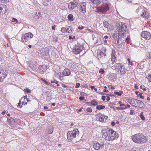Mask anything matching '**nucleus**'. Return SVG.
Wrapping results in <instances>:
<instances>
[{
  "label": "nucleus",
  "instance_id": "obj_1",
  "mask_svg": "<svg viewBox=\"0 0 151 151\" xmlns=\"http://www.w3.org/2000/svg\"><path fill=\"white\" fill-rule=\"evenodd\" d=\"M127 27V25L125 23L122 22L117 23L115 32L113 35V38L119 39L124 36Z\"/></svg>",
  "mask_w": 151,
  "mask_h": 151
},
{
  "label": "nucleus",
  "instance_id": "obj_2",
  "mask_svg": "<svg viewBox=\"0 0 151 151\" xmlns=\"http://www.w3.org/2000/svg\"><path fill=\"white\" fill-rule=\"evenodd\" d=\"M132 137L133 141L138 144H143L147 141V138L145 136L140 133L133 135Z\"/></svg>",
  "mask_w": 151,
  "mask_h": 151
},
{
  "label": "nucleus",
  "instance_id": "obj_3",
  "mask_svg": "<svg viewBox=\"0 0 151 151\" xmlns=\"http://www.w3.org/2000/svg\"><path fill=\"white\" fill-rule=\"evenodd\" d=\"M78 132V129H75L73 131H68L67 133V138L68 141L73 143H76V135Z\"/></svg>",
  "mask_w": 151,
  "mask_h": 151
},
{
  "label": "nucleus",
  "instance_id": "obj_4",
  "mask_svg": "<svg viewBox=\"0 0 151 151\" xmlns=\"http://www.w3.org/2000/svg\"><path fill=\"white\" fill-rule=\"evenodd\" d=\"M112 131H111V129L107 128L106 131L104 132L103 135V137L106 140L108 141H112L114 139V137L111 134Z\"/></svg>",
  "mask_w": 151,
  "mask_h": 151
},
{
  "label": "nucleus",
  "instance_id": "obj_5",
  "mask_svg": "<svg viewBox=\"0 0 151 151\" xmlns=\"http://www.w3.org/2000/svg\"><path fill=\"white\" fill-rule=\"evenodd\" d=\"M96 116V119L97 121L102 122H105L108 117L107 116L105 115L104 114H102L101 113L97 114Z\"/></svg>",
  "mask_w": 151,
  "mask_h": 151
},
{
  "label": "nucleus",
  "instance_id": "obj_6",
  "mask_svg": "<svg viewBox=\"0 0 151 151\" xmlns=\"http://www.w3.org/2000/svg\"><path fill=\"white\" fill-rule=\"evenodd\" d=\"M109 9V4H107L99 7L97 8V10L98 12H101L103 14L105 13Z\"/></svg>",
  "mask_w": 151,
  "mask_h": 151
},
{
  "label": "nucleus",
  "instance_id": "obj_7",
  "mask_svg": "<svg viewBox=\"0 0 151 151\" xmlns=\"http://www.w3.org/2000/svg\"><path fill=\"white\" fill-rule=\"evenodd\" d=\"M83 46L77 43L75 45L74 49H73V52L75 54H79L83 50Z\"/></svg>",
  "mask_w": 151,
  "mask_h": 151
},
{
  "label": "nucleus",
  "instance_id": "obj_8",
  "mask_svg": "<svg viewBox=\"0 0 151 151\" xmlns=\"http://www.w3.org/2000/svg\"><path fill=\"white\" fill-rule=\"evenodd\" d=\"M33 36V35L31 33L29 32L25 34L22 37V40L23 42H26L32 38Z\"/></svg>",
  "mask_w": 151,
  "mask_h": 151
},
{
  "label": "nucleus",
  "instance_id": "obj_9",
  "mask_svg": "<svg viewBox=\"0 0 151 151\" xmlns=\"http://www.w3.org/2000/svg\"><path fill=\"white\" fill-rule=\"evenodd\" d=\"M141 36L142 40L143 39L149 40L151 36L150 33L147 31H143L141 33Z\"/></svg>",
  "mask_w": 151,
  "mask_h": 151
},
{
  "label": "nucleus",
  "instance_id": "obj_10",
  "mask_svg": "<svg viewBox=\"0 0 151 151\" xmlns=\"http://www.w3.org/2000/svg\"><path fill=\"white\" fill-rule=\"evenodd\" d=\"M86 4L85 2H82L80 4L79 7L80 12L83 13H85L86 12Z\"/></svg>",
  "mask_w": 151,
  "mask_h": 151
},
{
  "label": "nucleus",
  "instance_id": "obj_11",
  "mask_svg": "<svg viewBox=\"0 0 151 151\" xmlns=\"http://www.w3.org/2000/svg\"><path fill=\"white\" fill-rule=\"evenodd\" d=\"M104 145V144L103 142H101L100 143H99L97 142L96 143H94L93 147L95 150H98L100 148H103Z\"/></svg>",
  "mask_w": 151,
  "mask_h": 151
},
{
  "label": "nucleus",
  "instance_id": "obj_12",
  "mask_svg": "<svg viewBox=\"0 0 151 151\" xmlns=\"http://www.w3.org/2000/svg\"><path fill=\"white\" fill-rule=\"evenodd\" d=\"M7 76L6 70L3 69L0 70V82H2Z\"/></svg>",
  "mask_w": 151,
  "mask_h": 151
},
{
  "label": "nucleus",
  "instance_id": "obj_13",
  "mask_svg": "<svg viewBox=\"0 0 151 151\" xmlns=\"http://www.w3.org/2000/svg\"><path fill=\"white\" fill-rule=\"evenodd\" d=\"M145 18L148 19L150 17V15L148 12L144 9L143 10L140 16Z\"/></svg>",
  "mask_w": 151,
  "mask_h": 151
},
{
  "label": "nucleus",
  "instance_id": "obj_14",
  "mask_svg": "<svg viewBox=\"0 0 151 151\" xmlns=\"http://www.w3.org/2000/svg\"><path fill=\"white\" fill-rule=\"evenodd\" d=\"M7 8L6 5H1L0 7V16L4 14L7 11Z\"/></svg>",
  "mask_w": 151,
  "mask_h": 151
},
{
  "label": "nucleus",
  "instance_id": "obj_15",
  "mask_svg": "<svg viewBox=\"0 0 151 151\" xmlns=\"http://www.w3.org/2000/svg\"><path fill=\"white\" fill-rule=\"evenodd\" d=\"M40 54L42 56H47L49 54V50L47 48H43L40 51Z\"/></svg>",
  "mask_w": 151,
  "mask_h": 151
},
{
  "label": "nucleus",
  "instance_id": "obj_16",
  "mask_svg": "<svg viewBox=\"0 0 151 151\" xmlns=\"http://www.w3.org/2000/svg\"><path fill=\"white\" fill-rule=\"evenodd\" d=\"M42 17L41 13L39 12H35L33 15V18L36 19H41Z\"/></svg>",
  "mask_w": 151,
  "mask_h": 151
},
{
  "label": "nucleus",
  "instance_id": "obj_17",
  "mask_svg": "<svg viewBox=\"0 0 151 151\" xmlns=\"http://www.w3.org/2000/svg\"><path fill=\"white\" fill-rule=\"evenodd\" d=\"M77 5V3L70 2V4L68 5V8L70 9H73Z\"/></svg>",
  "mask_w": 151,
  "mask_h": 151
},
{
  "label": "nucleus",
  "instance_id": "obj_18",
  "mask_svg": "<svg viewBox=\"0 0 151 151\" xmlns=\"http://www.w3.org/2000/svg\"><path fill=\"white\" fill-rule=\"evenodd\" d=\"M94 4L99 5L101 4V1H105L107 0H90Z\"/></svg>",
  "mask_w": 151,
  "mask_h": 151
},
{
  "label": "nucleus",
  "instance_id": "obj_19",
  "mask_svg": "<svg viewBox=\"0 0 151 151\" xmlns=\"http://www.w3.org/2000/svg\"><path fill=\"white\" fill-rule=\"evenodd\" d=\"M143 9L141 6H139L136 10L135 12L138 15L140 16Z\"/></svg>",
  "mask_w": 151,
  "mask_h": 151
},
{
  "label": "nucleus",
  "instance_id": "obj_20",
  "mask_svg": "<svg viewBox=\"0 0 151 151\" xmlns=\"http://www.w3.org/2000/svg\"><path fill=\"white\" fill-rule=\"evenodd\" d=\"M8 122L10 123L12 127H14L15 125V121L14 119L13 118H10L9 119H8Z\"/></svg>",
  "mask_w": 151,
  "mask_h": 151
},
{
  "label": "nucleus",
  "instance_id": "obj_21",
  "mask_svg": "<svg viewBox=\"0 0 151 151\" xmlns=\"http://www.w3.org/2000/svg\"><path fill=\"white\" fill-rule=\"evenodd\" d=\"M70 71L67 69H64L63 72V74L64 76H68L70 75Z\"/></svg>",
  "mask_w": 151,
  "mask_h": 151
},
{
  "label": "nucleus",
  "instance_id": "obj_22",
  "mask_svg": "<svg viewBox=\"0 0 151 151\" xmlns=\"http://www.w3.org/2000/svg\"><path fill=\"white\" fill-rule=\"evenodd\" d=\"M111 131H112L111 134L113 136V137H115L114 139L118 138L119 136L117 132L114 131L112 129H111Z\"/></svg>",
  "mask_w": 151,
  "mask_h": 151
},
{
  "label": "nucleus",
  "instance_id": "obj_23",
  "mask_svg": "<svg viewBox=\"0 0 151 151\" xmlns=\"http://www.w3.org/2000/svg\"><path fill=\"white\" fill-rule=\"evenodd\" d=\"M135 100H136V102L137 103V104H138V107L141 108L143 107L144 105V104L142 101L137 99H136Z\"/></svg>",
  "mask_w": 151,
  "mask_h": 151
},
{
  "label": "nucleus",
  "instance_id": "obj_24",
  "mask_svg": "<svg viewBox=\"0 0 151 151\" xmlns=\"http://www.w3.org/2000/svg\"><path fill=\"white\" fill-rule=\"evenodd\" d=\"M42 3L45 6H48L51 4V0H42Z\"/></svg>",
  "mask_w": 151,
  "mask_h": 151
},
{
  "label": "nucleus",
  "instance_id": "obj_25",
  "mask_svg": "<svg viewBox=\"0 0 151 151\" xmlns=\"http://www.w3.org/2000/svg\"><path fill=\"white\" fill-rule=\"evenodd\" d=\"M114 67L115 69L120 70L123 67V65L121 63H116L115 64Z\"/></svg>",
  "mask_w": 151,
  "mask_h": 151
},
{
  "label": "nucleus",
  "instance_id": "obj_26",
  "mask_svg": "<svg viewBox=\"0 0 151 151\" xmlns=\"http://www.w3.org/2000/svg\"><path fill=\"white\" fill-rule=\"evenodd\" d=\"M105 107V106H104L99 105L97 106L96 109L98 110H101L104 109Z\"/></svg>",
  "mask_w": 151,
  "mask_h": 151
},
{
  "label": "nucleus",
  "instance_id": "obj_27",
  "mask_svg": "<svg viewBox=\"0 0 151 151\" xmlns=\"http://www.w3.org/2000/svg\"><path fill=\"white\" fill-rule=\"evenodd\" d=\"M68 18L70 21H73V16L72 14H69L68 16Z\"/></svg>",
  "mask_w": 151,
  "mask_h": 151
},
{
  "label": "nucleus",
  "instance_id": "obj_28",
  "mask_svg": "<svg viewBox=\"0 0 151 151\" xmlns=\"http://www.w3.org/2000/svg\"><path fill=\"white\" fill-rule=\"evenodd\" d=\"M120 73L122 75H124L126 73V70L122 67L120 69Z\"/></svg>",
  "mask_w": 151,
  "mask_h": 151
},
{
  "label": "nucleus",
  "instance_id": "obj_29",
  "mask_svg": "<svg viewBox=\"0 0 151 151\" xmlns=\"http://www.w3.org/2000/svg\"><path fill=\"white\" fill-rule=\"evenodd\" d=\"M103 24L104 27L106 28H108L109 24L108 22L106 21H104L103 22Z\"/></svg>",
  "mask_w": 151,
  "mask_h": 151
},
{
  "label": "nucleus",
  "instance_id": "obj_30",
  "mask_svg": "<svg viewBox=\"0 0 151 151\" xmlns=\"http://www.w3.org/2000/svg\"><path fill=\"white\" fill-rule=\"evenodd\" d=\"M123 93L122 91H120L119 92L115 91L114 93L115 94L119 96H121Z\"/></svg>",
  "mask_w": 151,
  "mask_h": 151
},
{
  "label": "nucleus",
  "instance_id": "obj_31",
  "mask_svg": "<svg viewBox=\"0 0 151 151\" xmlns=\"http://www.w3.org/2000/svg\"><path fill=\"white\" fill-rule=\"evenodd\" d=\"M111 61L112 63H114L115 60V58H116L115 56L114 55L111 54Z\"/></svg>",
  "mask_w": 151,
  "mask_h": 151
},
{
  "label": "nucleus",
  "instance_id": "obj_32",
  "mask_svg": "<svg viewBox=\"0 0 151 151\" xmlns=\"http://www.w3.org/2000/svg\"><path fill=\"white\" fill-rule=\"evenodd\" d=\"M66 31H67V32H68L69 33H71L73 32V30L70 27L66 28Z\"/></svg>",
  "mask_w": 151,
  "mask_h": 151
},
{
  "label": "nucleus",
  "instance_id": "obj_33",
  "mask_svg": "<svg viewBox=\"0 0 151 151\" xmlns=\"http://www.w3.org/2000/svg\"><path fill=\"white\" fill-rule=\"evenodd\" d=\"M92 102H93L92 103V105L95 106L98 104V102L96 101L95 100H92Z\"/></svg>",
  "mask_w": 151,
  "mask_h": 151
},
{
  "label": "nucleus",
  "instance_id": "obj_34",
  "mask_svg": "<svg viewBox=\"0 0 151 151\" xmlns=\"http://www.w3.org/2000/svg\"><path fill=\"white\" fill-rule=\"evenodd\" d=\"M139 116H140V117H141V119L142 120H145V117L143 115V112H141V113H140V115H139Z\"/></svg>",
  "mask_w": 151,
  "mask_h": 151
},
{
  "label": "nucleus",
  "instance_id": "obj_35",
  "mask_svg": "<svg viewBox=\"0 0 151 151\" xmlns=\"http://www.w3.org/2000/svg\"><path fill=\"white\" fill-rule=\"evenodd\" d=\"M24 91L25 92L27 93H30L31 91L29 88H25L24 89Z\"/></svg>",
  "mask_w": 151,
  "mask_h": 151
},
{
  "label": "nucleus",
  "instance_id": "obj_36",
  "mask_svg": "<svg viewBox=\"0 0 151 151\" xmlns=\"http://www.w3.org/2000/svg\"><path fill=\"white\" fill-rule=\"evenodd\" d=\"M12 21L13 22H16L17 23L20 24V22H18L17 20L15 18H13L12 19Z\"/></svg>",
  "mask_w": 151,
  "mask_h": 151
},
{
  "label": "nucleus",
  "instance_id": "obj_37",
  "mask_svg": "<svg viewBox=\"0 0 151 151\" xmlns=\"http://www.w3.org/2000/svg\"><path fill=\"white\" fill-rule=\"evenodd\" d=\"M136 99H132V103H131V104H132L133 106H134L135 107H137V106H136L133 105V104H135V102L136 101V100H136Z\"/></svg>",
  "mask_w": 151,
  "mask_h": 151
},
{
  "label": "nucleus",
  "instance_id": "obj_38",
  "mask_svg": "<svg viewBox=\"0 0 151 151\" xmlns=\"http://www.w3.org/2000/svg\"><path fill=\"white\" fill-rule=\"evenodd\" d=\"M80 94L81 96H86L87 95V94L86 93L83 92H81L80 93Z\"/></svg>",
  "mask_w": 151,
  "mask_h": 151
},
{
  "label": "nucleus",
  "instance_id": "obj_39",
  "mask_svg": "<svg viewBox=\"0 0 151 151\" xmlns=\"http://www.w3.org/2000/svg\"><path fill=\"white\" fill-rule=\"evenodd\" d=\"M66 29L65 28L62 27L61 29V31L63 32H67Z\"/></svg>",
  "mask_w": 151,
  "mask_h": 151
},
{
  "label": "nucleus",
  "instance_id": "obj_40",
  "mask_svg": "<svg viewBox=\"0 0 151 151\" xmlns=\"http://www.w3.org/2000/svg\"><path fill=\"white\" fill-rule=\"evenodd\" d=\"M9 0H0V1L2 3H6L9 2Z\"/></svg>",
  "mask_w": 151,
  "mask_h": 151
},
{
  "label": "nucleus",
  "instance_id": "obj_41",
  "mask_svg": "<svg viewBox=\"0 0 151 151\" xmlns=\"http://www.w3.org/2000/svg\"><path fill=\"white\" fill-rule=\"evenodd\" d=\"M113 105H114V104H112L111 103H109V106H110V108H113L114 109V110H115V108L113 106Z\"/></svg>",
  "mask_w": 151,
  "mask_h": 151
},
{
  "label": "nucleus",
  "instance_id": "obj_42",
  "mask_svg": "<svg viewBox=\"0 0 151 151\" xmlns=\"http://www.w3.org/2000/svg\"><path fill=\"white\" fill-rule=\"evenodd\" d=\"M86 111L88 112H91L92 111V109L91 108H88L86 109Z\"/></svg>",
  "mask_w": 151,
  "mask_h": 151
},
{
  "label": "nucleus",
  "instance_id": "obj_43",
  "mask_svg": "<svg viewBox=\"0 0 151 151\" xmlns=\"http://www.w3.org/2000/svg\"><path fill=\"white\" fill-rule=\"evenodd\" d=\"M119 106L121 107H122V106H124V109L127 108L126 106L124 104H120Z\"/></svg>",
  "mask_w": 151,
  "mask_h": 151
},
{
  "label": "nucleus",
  "instance_id": "obj_44",
  "mask_svg": "<svg viewBox=\"0 0 151 151\" xmlns=\"http://www.w3.org/2000/svg\"><path fill=\"white\" fill-rule=\"evenodd\" d=\"M116 109L117 110H121L122 109H124V107H116L115 108V109Z\"/></svg>",
  "mask_w": 151,
  "mask_h": 151
},
{
  "label": "nucleus",
  "instance_id": "obj_45",
  "mask_svg": "<svg viewBox=\"0 0 151 151\" xmlns=\"http://www.w3.org/2000/svg\"><path fill=\"white\" fill-rule=\"evenodd\" d=\"M129 151H138L136 147H134L132 149L130 150Z\"/></svg>",
  "mask_w": 151,
  "mask_h": 151
},
{
  "label": "nucleus",
  "instance_id": "obj_46",
  "mask_svg": "<svg viewBox=\"0 0 151 151\" xmlns=\"http://www.w3.org/2000/svg\"><path fill=\"white\" fill-rule=\"evenodd\" d=\"M104 72V70L102 69H100L99 71V73L101 74H103Z\"/></svg>",
  "mask_w": 151,
  "mask_h": 151
},
{
  "label": "nucleus",
  "instance_id": "obj_47",
  "mask_svg": "<svg viewBox=\"0 0 151 151\" xmlns=\"http://www.w3.org/2000/svg\"><path fill=\"white\" fill-rule=\"evenodd\" d=\"M41 80H42V81H43V83L46 84L47 85L48 84V83L46 80L42 78H41Z\"/></svg>",
  "mask_w": 151,
  "mask_h": 151
},
{
  "label": "nucleus",
  "instance_id": "obj_48",
  "mask_svg": "<svg viewBox=\"0 0 151 151\" xmlns=\"http://www.w3.org/2000/svg\"><path fill=\"white\" fill-rule=\"evenodd\" d=\"M142 93H140L139 94V96L141 99H144V97L142 95Z\"/></svg>",
  "mask_w": 151,
  "mask_h": 151
},
{
  "label": "nucleus",
  "instance_id": "obj_49",
  "mask_svg": "<svg viewBox=\"0 0 151 151\" xmlns=\"http://www.w3.org/2000/svg\"><path fill=\"white\" fill-rule=\"evenodd\" d=\"M93 102H92V101H91V102H86V104L88 106H91L92 105V103Z\"/></svg>",
  "mask_w": 151,
  "mask_h": 151
},
{
  "label": "nucleus",
  "instance_id": "obj_50",
  "mask_svg": "<svg viewBox=\"0 0 151 151\" xmlns=\"http://www.w3.org/2000/svg\"><path fill=\"white\" fill-rule=\"evenodd\" d=\"M130 59H129V58H128L127 59V60H128V62L129 63V64H130V65H132V62H131H131L130 61Z\"/></svg>",
  "mask_w": 151,
  "mask_h": 151
},
{
  "label": "nucleus",
  "instance_id": "obj_51",
  "mask_svg": "<svg viewBox=\"0 0 151 151\" xmlns=\"http://www.w3.org/2000/svg\"><path fill=\"white\" fill-rule=\"evenodd\" d=\"M82 86L83 87H85L87 88H88V85L86 84H83L82 85Z\"/></svg>",
  "mask_w": 151,
  "mask_h": 151
},
{
  "label": "nucleus",
  "instance_id": "obj_52",
  "mask_svg": "<svg viewBox=\"0 0 151 151\" xmlns=\"http://www.w3.org/2000/svg\"><path fill=\"white\" fill-rule=\"evenodd\" d=\"M80 84L79 83H77L76 84L75 87L76 88H78L80 86Z\"/></svg>",
  "mask_w": 151,
  "mask_h": 151
},
{
  "label": "nucleus",
  "instance_id": "obj_53",
  "mask_svg": "<svg viewBox=\"0 0 151 151\" xmlns=\"http://www.w3.org/2000/svg\"><path fill=\"white\" fill-rule=\"evenodd\" d=\"M101 99L103 101H105L106 99V96H102Z\"/></svg>",
  "mask_w": 151,
  "mask_h": 151
},
{
  "label": "nucleus",
  "instance_id": "obj_54",
  "mask_svg": "<svg viewBox=\"0 0 151 151\" xmlns=\"http://www.w3.org/2000/svg\"><path fill=\"white\" fill-rule=\"evenodd\" d=\"M132 99H128V101L130 104H131V103L132 102Z\"/></svg>",
  "mask_w": 151,
  "mask_h": 151
},
{
  "label": "nucleus",
  "instance_id": "obj_55",
  "mask_svg": "<svg viewBox=\"0 0 151 151\" xmlns=\"http://www.w3.org/2000/svg\"><path fill=\"white\" fill-rule=\"evenodd\" d=\"M134 111H135L134 110H131L130 114L131 115H132L133 114V113H134Z\"/></svg>",
  "mask_w": 151,
  "mask_h": 151
},
{
  "label": "nucleus",
  "instance_id": "obj_56",
  "mask_svg": "<svg viewBox=\"0 0 151 151\" xmlns=\"http://www.w3.org/2000/svg\"><path fill=\"white\" fill-rule=\"evenodd\" d=\"M140 88H141V89H142L143 91H144L145 90H146V89L145 88H142V86H141L140 87Z\"/></svg>",
  "mask_w": 151,
  "mask_h": 151
},
{
  "label": "nucleus",
  "instance_id": "obj_57",
  "mask_svg": "<svg viewBox=\"0 0 151 151\" xmlns=\"http://www.w3.org/2000/svg\"><path fill=\"white\" fill-rule=\"evenodd\" d=\"M79 99L80 101H82V100H84V97H83L82 96H80L79 97Z\"/></svg>",
  "mask_w": 151,
  "mask_h": 151
},
{
  "label": "nucleus",
  "instance_id": "obj_58",
  "mask_svg": "<svg viewBox=\"0 0 151 151\" xmlns=\"http://www.w3.org/2000/svg\"><path fill=\"white\" fill-rule=\"evenodd\" d=\"M84 28V27L83 26L79 27V26L78 27V29L81 30V29H83Z\"/></svg>",
  "mask_w": 151,
  "mask_h": 151
},
{
  "label": "nucleus",
  "instance_id": "obj_59",
  "mask_svg": "<svg viewBox=\"0 0 151 151\" xmlns=\"http://www.w3.org/2000/svg\"><path fill=\"white\" fill-rule=\"evenodd\" d=\"M147 56L149 58H151V55L149 53H148L147 54Z\"/></svg>",
  "mask_w": 151,
  "mask_h": 151
},
{
  "label": "nucleus",
  "instance_id": "obj_60",
  "mask_svg": "<svg viewBox=\"0 0 151 151\" xmlns=\"http://www.w3.org/2000/svg\"><path fill=\"white\" fill-rule=\"evenodd\" d=\"M21 101H19V102L18 103V107H22V106H21Z\"/></svg>",
  "mask_w": 151,
  "mask_h": 151
},
{
  "label": "nucleus",
  "instance_id": "obj_61",
  "mask_svg": "<svg viewBox=\"0 0 151 151\" xmlns=\"http://www.w3.org/2000/svg\"><path fill=\"white\" fill-rule=\"evenodd\" d=\"M99 94H101V95H108V94H107L106 93H104L103 92H100L99 93Z\"/></svg>",
  "mask_w": 151,
  "mask_h": 151
},
{
  "label": "nucleus",
  "instance_id": "obj_62",
  "mask_svg": "<svg viewBox=\"0 0 151 151\" xmlns=\"http://www.w3.org/2000/svg\"><path fill=\"white\" fill-rule=\"evenodd\" d=\"M115 124V122H111V125L112 126H114Z\"/></svg>",
  "mask_w": 151,
  "mask_h": 151
},
{
  "label": "nucleus",
  "instance_id": "obj_63",
  "mask_svg": "<svg viewBox=\"0 0 151 151\" xmlns=\"http://www.w3.org/2000/svg\"><path fill=\"white\" fill-rule=\"evenodd\" d=\"M90 87L92 89H94L95 88V86H90Z\"/></svg>",
  "mask_w": 151,
  "mask_h": 151
},
{
  "label": "nucleus",
  "instance_id": "obj_64",
  "mask_svg": "<svg viewBox=\"0 0 151 151\" xmlns=\"http://www.w3.org/2000/svg\"><path fill=\"white\" fill-rule=\"evenodd\" d=\"M134 88H135L136 89H138V86H137V84H135V86H134Z\"/></svg>",
  "mask_w": 151,
  "mask_h": 151
}]
</instances>
